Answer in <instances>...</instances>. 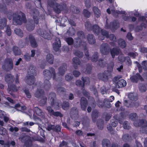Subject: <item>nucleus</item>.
I'll return each mask as SVG.
<instances>
[{"label": "nucleus", "instance_id": "1", "mask_svg": "<svg viewBox=\"0 0 147 147\" xmlns=\"http://www.w3.org/2000/svg\"><path fill=\"white\" fill-rule=\"evenodd\" d=\"M27 22L25 15L22 12H15L12 19V23L15 25H21L23 22L25 23Z\"/></svg>", "mask_w": 147, "mask_h": 147}, {"label": "nucleus", "instance_id": "2", "mask_svg": "<svg viewBox=\"0 0 147 147\" xmlns=\"http://www.w3.org/2000/svg\"><path fill=\"white\" fill-rule=\"evenodd\" d=\"M43 75L45 78L50 79L52 78L53 80L56 79V75L55 69L52 67H49V69H45L43 71Z\"/></svg>", "mask_w": 147, "mask_h": 147}, {"label": "nucleus", "instance_id": "3", "mask_svg": "<svg viewBox=\"0 0 147 147\" xmlns=\"http://www.w3.org/2000/svg\"><path fill=\"white\" fill-rule=\"evenodd\" d=\"M37 34L45 39L50 40L52 38V34L50 31L45 30L40 28L36 30Z\"/></svg>", "mask_w": 147, "mask_h": 147}, {"label": "nucleus", "instance_id": "4", "mask_svg": "<svg viewBox=\"0 0 147 147\" xmlns=\"http://www.w3.org/2000/svg\"><path fill=\"white\" fill-rule=\"evenodd\" d=\"M19 139L22 142L24 143L26 147H30L32 145V142L29 136L23 134L20 136Z\"/></svg>", "mask_w": 147, "mask_h": 147}, {"label": "nucleus", "instance_id": "5", "mask_svg": "<svg viewBox=\"0 0 147 147\" xmlns=\"http://www.w3.org/2000/svg\"><path fill=\"white\" fill-rule=\"evenodd\" d=\"M119 76H115L113 79V81L115 84V87L117 88H121L125 86L126 85V82L124 80L120 79Z\"/></svg>", "mask_w": 147, "mask_h": 147}, {"label": "nucleus", "instance_id": "6", "mask_svg": "<svg viewBox=\"0 0 147 147\" xmlns=\"http://www.w3.org/2000/svg\"><path fill=\"white\" fill-rule=\"evenodd\" d=\"M2 67L3 69L6 71L11 70L13 68V64L12 59L10 58L5 59L4 61Z\"/></svg>", "mask_w": 147, "mask_h": 147}, {"label": "nucleus", "instance_id": "7", "mask_svg": "<svg viewBox=\"0 0 147 147\" xmlns=\"http://www.w3.org/2000/svg\"><path fill=\"white\" fill-rule=\"evenodd\" d=\"M67 9L66 5L64 3H55V7L53 8L54 11L56 13L59 14L61 13V11L66 10Z\"/></svg>", "mask_w": 147, "mask_h": 147}, {"label": "nucleus", "instance_id": "8", "mask_svg": "<svg viewBox=\"0 0 147 147\" xmlns=\"http://www.w3.org/2000/svg\"><path fill=\"white\" fill-rule=\"evenodd\" d=\"M30 42L31 47L36 48L37 46V45L35 37L32 34H30L27 36L25 38V42L28 44Z\"/></svg>", "mask_w": 147, "mask_h": 147}, {"label": "nucleus", "instance_id": "9", "mask_svg": "<svg viewBox=\"0 0 147 147\" xmlns=\"http://www.w3.org/2000/svg\"><path fill=\"white\" fill-rule=\"evenodd\" d=\"M110 49L109 46L107 43H103L100 47V51L101 54L104 55L109 54Z\"/></svg>", "mask_w": 147, "mask_h": 147}, {"label": "nucleus", "instance_id": "10", "mask_svg": "<svg viewBox=\"0 0 147 147\" xmlns=\"http://www.w3.org/2000/svg\"><path fill=\"white\" fill-rule=\"evenodd\" d=\"M107 72L105 71L103 72L99 73L97 75L98 78L104 82H107L109 80L108 76L109 75Z\"/></svg>", "mask_w": 147, "mask_h": 147}, {"label": "nucleus", "instance_id": "11", "mask_svg": "<svg viewBox=\"0 0 147 147\" xmlns=\"http://www.w3.org/2000/svg\"><path fill=\"white\" fill-rule=\"evenodd\" d=\"M55 42L53 44V47L54 51L57 52L59 50L61 46V41L57 37L54 38Z\"/></svg>", "mask_w": 147, "mask_h": 147}, {"label": "nucleus", "instance_id": "12", "mask_svg": "<svg viewBox=\"0 0 147 147\" xmlns=\"http://www.w3.org/2000/svg\"><path fill=\"white\" fill-rule=\"evenodd\" d=\"M35 78L33 75H27L25 78L26 83L29 85L33 84L35 82Z\"/></svg>", "mask_w": 147, "mask_h": 147}, {"label": "nucleus", "instance_id": "13", "mask_svg": "<svg viewBox=\"0 0 147 147\" xmlns=\"http://www.w3.org/2000/svg\"><path fill=\"white\" fill-rule=\"evenodd\" d=\"M80 104L82 110L85 111L88 105V102L86 98L83 97H81L80 100Z\"/></svg>", "mask_w": 147, "mask_h": 147}, {"label": "nucleus", "instance_id": "14", "mask_svg": "<svg viewBox=\"0 0 147 147\" xmlns=\"http://www.w3.org/2000/svg\"><path fill=\"white\" fill-rule=\"evenodd\" d=\"M139 79L142 81H144L143 78L140 74L138 73H137L135 75L131 76L130 78V79L131 82L135 83H137Z\"/></svg>", "mask_w": 147, "mask_h": 147}, {"label": "nucleus", "instance_id": "15", "mask_svg": "<svg viewBox=\"0 0 147 147\" xmlns=\"http://www.w3.org/2000/svg\"><path fill=\"white\" fill-rule=\"evenodd\" d=\"M67 70V65L66 63H63L62 64L60 67L58 68L59 73L62 76L65 74V72Z\"/></svg>", "mask_w": 147, "mask_h": 147}, {"label": "nucleus", "instance_id": "16", "mask_svg": "<svg viewBox=\"0 0 147 147\" xmlns=\"http://www.w3.org/2000/svg\"><path fill=\"white\" fill-rule=\"evenodd\" d=\"M111 54L113 58H114L115 55H118L121 53L120 49L118 48H113L110 50Z\"/></svg>", "mask_w": 147, "mask_h": 147}, {"label": "nucleus", "instance_id": "17", "mask_svg": "<svg viewBox=\"0 0 147 147\" xmlns=\"http://www.w3.org/2000/svg\"><path fill=\"white\" fill-rule=\"evenodd\" d=\"M34 109L35 111L36 114L40 116L45 121H47V119L44 113L42 110L37 107H35Z\"/></svg>", "mask_w": 147, "mask_h": 147}, {"label": "nucleus", "instance_id": "18", "mask_svg": "<svg viewBox=\"0 0 147 147\" xmlns=\"http://www.w3.org/2000/svg\"><path fill=\"white\" fill-rule=\"evenodd\" d=\"M45 94L44 90L41 89H38L35 92L34 95L35 97L37 98H41Z\"/></svg>", "mask_w": 147, "mask_h": 147}, {"label": "nucleus", "instance_id": "19", "mask_svg": "<svg viewBox=\"0 0 147 147\" xmlns=\"http://www.w3.org/2000/svg\"><path fill=\"white\" fill-rule=\"evenodd\" d=\"M5 80L9 84L12 83L14 81L13 76L11 74H7L5 76Z\"/></svg>", "mask_w": 147, "mask_h": 147}, {"label": "nucleus", "instance_id": "20", "mask_svg": "<svg viewBox=\"0 0 147 147\" xmlns=\"http://www.w3.org/2000/svg\"><path fill=\"white\" fill-rule=\"evenodd\" d=\"M7 19L0 15V29H2L7 25Z\"/></svg>", "mask_w": 147, "mask_h": 147}, {"label": "nucleus", "instance_id": "21", "mask_svg": "<svg viewBox=\"0 0 147 147\" xmlns=\"http://www.w3.org/2000/svg\"><path fill=\"white\" fill-rule=\"evenodd\" d=\"M20 86L18 85H15L14 84H12L10 85H8V88L7 89L8 90H9V92L11 91H12L13 92H16L19 89Z\"/></svg>", "mask_w": 147, "mask_h": 147}, {"label": "nucleus", "instance_id": "22", "mask_svg": "<svg viewBox=\"0 0 147 147\" xmlns=\"http://www.w3.org/2000/svg\"><path fill=\"white\" fill-rule=\"evenodd\" d=\"M12 51L13 53L15 56L19 55L22 53L21 51L20 48L16 45H14L12 47Z\"/></svg>", "mask_w": 147, "mask_h": 147}, {"label": "nucleus", "instance_id": "23", "mask_svg": "<svg viewBox=\"0 0 147 147\" xmlns=\"http://www.w3.org/2000/svg\"><path fill=\"white\" fill-rule=\"evenodd\" d=\"M49 79H45L42 84L43 88L46 90H48L50 89L51 87V85L49 80Z\"/></svg>", "mask_w": 147, "mask_h": 147}, {"label": "nucleus", "instance_id": "24", "mask_svg": "<svg viewBox=\"0 0 147 147\" xmlns=\"http://www.w3.org/2000/svg\"><path fill=\"white\" fill-rule=\"evenodd\" d=\"M81 62L79 58L76 57L73 58L72 59V64L73 66L76 69L78 68L77 65H80Z\"/></svg>", "mask_w": 147, "mask_h": 147}, {"label": "nucleus", "instance_id": "25", "mask_svg": "<svg viewBox=\"0 0 147 147\" xmlns=\"http://www.w3.org/2000/svg\"><path fill=\"white\" fill-rule=\"evenodd\" d=\"M36 68L35 66L32 65H30L28 71V75H33L35 76L36 75Z\"/></svg>", "mask_w": 147, "mask_h": 147}, {"label": "nucleus", "instance_id": "26", "mask_svg": "<svg viewBox=\"0 0 147 147\" xmlns=\"http://www.w3.org/2000/svg\"><path fill=\"white\" fill-rule=\"evenodd\" d=\"M78 111L76 107H74L70 109V114L71 117H75L78 115Z\"/></svg>", "mask_w": 147, "mask_h": 147}, {"label": "nucleus", "instance_id": "27", "mask_svg": "<svg viewBox=\"0 0 147 147\" xmlns=\"http://www.w3.org/2000/svg\"><path fill=\"white\" fill-rule=\"evenodd\" d=\"M99 115V112L96 110H93L91 114V117L92 121L94 123L96 121V119L98 117Z\"/></svg>", "mask_w": 147, "mask_h": 147}, {"label": "nucleus", "instance_id": "28", "mask_svg": "<svg viewBox=\"0 0 147 147\" xmlns=\"http://www.w3.org/2000/svg\"><path fill=\"white\" fill-rule=\"evenodd\" d=\"M100 30L101 28L97 24H95L92 26V30L93 31L94 34L97 35H99Z\"/></svg>", "mask_w": 147, "mask_h": 147}, {"label": "nucleus", "instance_id": "29", "mask_svg": "<svg viewBox=\"0 0 147 147\" xmlns=\"http://www.w3.org/2000/svg\"><path fill=\"white\" fill-rule=\"evenodd\" d=\"M33 23V22L32 20L28 22L26 25V28L27 30L31 31L34 29L35 25Z\"/></svg>", "mask_w": 147, "mask_h": 147}, {"label": "nucleus", "instance_id": "30", "mask_svg": "<svg viewBox=\"0 0 147 147\" xmlns=\"http://www.w3.org/2000/svg\"><path fill=\"white\" fill-rule=\"evenodd\" d=\"M101 144L102 147H111V142L110 140L107 138L103 139Z\"/></svg>", "mask_w": 147, "mask_h": 147}, {"label": "nucleus", "instance_id": "31", "mask_svg": "<svg viewBox=\"0 0 147 147\" xmlns=\"http://www.w3.org/2000/svg\"><path fill=\"white\" fill-rule=\"evenodd\" d=\"M88 42L91 44H93L95 42V39L94 36L92 34H89L87 36Z\"/></svg>", "mask_w": 147, "mask_h": 147}, {"label": "nucleus", "instance_id": "32", "mask_svg": "<svg viewBox=\"0 0 147 147\" xmlns=\"http://www.w3.org/2000/svg\"><path fill=\"white\" fill-rule=\"evenodd\" d=\"M147 121L144 119H140L138 120L136 122L134 123V125L136 127L141 126L146 124Z\"/></svg>", "mask_w": 147, "mask_h": 147}, {"label": "nucleus", "instance_id": "33", "mask_svg": "<svg viewBox=\"0 0 147 147\" xmlns=\"http://www.w3.org/2000/svg\"><path fill=\"white\" fill-rule=\"evenodd\" d=\"M92 10L93 11L94 16L96 18H99L100 16V11L98 7L96 6L92 7Z\"/></svg>", "mask_w": 147, "mask_h": 147}, {"label": "nucleus", "instance_id": "34", "mask_svg": "<svg viewBox=\"0 0 147 147\" xmlns=\"http://www.w3.org/2000/svg\"><path fill=\"white\" fill-rule=\"evenodd\" d=\"M57 91L59 95L62 96L65 95L66 93L65 89L63 87H60L57 88Z\"/></svg>", "mask_w": 147, "mask_h": 147}, {"label": "nucleus", "instance_id": "35", "mask_svg": "<svg viewBox=\"0 0 147 147\" xmlns=\"http://www.w3.org/2000/svg\"><path fill=\"white\" fill-rule=\"evenodd\" d=\"M56 95L55 93L51 92L49 95L48 97L49 100L51 104L53 103V101L56 100Z\"/></svg>", "mask_w": 147, "mask_h": 147}, {"label": "nucleus", "instance_id": "36", "mask_svg": "<svg viewBox=\"0 0 147 147\" xmlns=\"http://www.w3.org/2000/svg\"><path fill=\"white\" fill-rule=\"evenodd\" d=\"M47 61L50 64H53V56L50 53L48 54L46 56Z\"/></svg>", "mask_w": 147, "mask_h": 147}, {"label": "nucleus", "instance_id": "37", "mask_svg": "<svg viewBox=\"0 0 147 147\" xmlns=\"http://www.w3.org/2000/svg\"><path fill=\"white\" fill-rule=\"evenodd\" d=\"M110 26L112 30H116L119 27V24L117 21H114L110 23Z\"/></svg>", "mask_w": 147, "mask_h": 147}, {"label": "nucleus", "instance_id": "38", "mask_svg": "<svg viewBox=\"0 0 147 147\" xmlns=\"http://www.w3.org/2000/svg\"><path fill=\"white\" fill-rule=\"evenodd\" d=\"M5 14H6L9 20H11L12 18H13L14 13L11 10L9 9L6 11V12L4 13Z\"/></svg>", "mask_w": 147, "mask_h": 147}, {"label": "nucleus", "instance_id": "39", "mask_svg": "<svg viewBox=\"0 0 147 147\" xmlns=\"http://www.w3.org/2000/svg\"><path fill=\"white\" fill-rule=\"evenodd\" d=\"M96 125L99 129L102 130L103 128L104 121L102 119L99 120L97 122Z\"/></svg>", "mask_w": 147, "mask_h": 147}, {"label": "nucleus", "instance_id": "40", "mask_svg": "<svg viewBox=\"0 0 147 147\" xmlns=\"http://www.w3.org/2000/svg\"><path fill=\"white\" fill-rule=\"evenodd\" d=\"M82 42V40L79 38L75 39L74 43V47L76 48H78L80 47Z\"/></svg>", "mask_w": 147, "mask_h": 147}, {"label": "nucleus", "instance_id": "41", "mask_svg": "<svg viewBox=\"0 0 147 147\" xmlns=\"http://www.w3.org/2000/svg\"><path fill=\"white\" fill-rule=\"evenodd\" d=\"M118 43L119 45L122 48H125L126 45V44L125 41L121 39L118 40Z\"/></svg>", "mask_w": 147, "mask_h": 147}, {"label": "nucleus", "instance_id": "42", "mask_svg": "<svg viewBox=\"0 0 147 147\" xmlns=\"http://www.w3.org/2000/svg\"><path fill=\"white\" fill-rule=\"evenodd\" d=\"M98 58L99 55L98 53L97 52H95L91 57V61L93 62H96L98 61Z\"/></svg>", "mask_w": 147, "mask_h": 147}, {"label": "nucleus", "instance_id": "43", "mask_svg": "<svg viewBox=\"0 0 147 147\" xmlns=\"http://www.w3.org/2000/svg\"><path fill=\"white\" fill-rule=\"evenodd\" d=\"M62 108L65 110L68 109L70 107V103L68 102L64 101L62 104Z\"/></svg>", "mask_w": 147, "mask_h": 147}, {"label": "nucleus", "instance_id": "44", "mask_svg": "<svg viewBox=\"0 0 147 147\" xmlns=\"http://www.w3.org/2000/svg\"><path fill=\"white\" fill-rule=\"evenodd\" d=\"M107 63L106 60L104 59H100L98 62V65L101 67H104Z\"/></svg>", "mask_w": 147, "mask_h": 147}, {"label": "nucleus", "instance_id": "45", "mask_svg": "<svg viewBox=\"0 0 147 147\" xmlns=\"http://www.w3.org/2000/svg\"><path fill=\"white\" fill-rule=\"evenodd\" d=\"M15 33L21 37L23 36V33L21 30L20 28H16L14 30Z\"/></svg>", "mask_w": 147, "mask_h": 147}, {"label": "nucleus", "instance_id": "46", "mask_svg": "<svg viewBox=\"0 0 147 147\" xmlns=\"http://www.w3.org/2000/svg\"><path fill=\"white\" fill-rule=\"evenodd\" d=\"M74 54L75 55L79 58H82L84 56L83 52L78 50H75Z\"/></svg>", "mask_w": 147, "mask_h": 147}, {"label": "nucleus", "instance_id": "47", "mask_svg": "<svg viewBox=\"0 0 147 147\" xmlns=\"http://www.w3.org/2000/svg\"><path fill=\"white\" fill-rule=\"evenodd\" d=\"M104 104V107L108 108H110L111 107V105L110 103L109 100L107 98L103 100Z\"/></svg>", "mask_w": 147, "mask_h": 147}, {"label": "nucleus", "instance_id": "48", "mask_svg": "<svg viewBox=\"0 0 147 147\" xmlns=\"http://www.w3.org/2000/svg\"><path fill=\"white\" fill-rule=\"evenodd\" d=\"M6 5L4 4L0 3V11L2 13H5L7 11Z\"/></svg>", "mask_w": 147, "mask_h": 147}, {"label": "nucleus", "instance_id": "49", "mask_svg": "<svg viewBox=\"0 0 147 147\" xmlns=\"http://www.w3.org/2000/svg\"><path fill=\"white\" fill-rule=\"evenodd\" d=\"M7 134V131L5 128L3 127H0V135L2 136H6Z\"/></svg>", "mask_w": 147, "mask_h": 147}, {"label": "nucleus", "instance_id": "50", "mask_svg": "<svg viewBox=\"0 0 147 147\" xmlns=\"http://www.w3.org/2000/svg\"><path fill=\"white\" fill-rule=\"evenodd\" d=\"M128 98L132 100H136L137 99V97L136 94L130 93L128 95Z\"/></svg>", "mask_w": 147, "mask_h": 147}, {"label": "nucleus", "instance_id": "51", "mask_svg": "<svg viewBox=\"0 0 147 147\" xmlns=\"http://www.w3.org/2000/svg\"><path fill=\"white\" fill-rule=\"evenodd\" d=\"M131 138V136L128 134H125L122 136L123 140L125 142H128Z\"/></svg>", "mask_w": 147, "mask_h": 147}, {"label": "nucleus", "instance_id": "52", "mask_svg": "<svg viewBox=\"0 0 147 147\" xmlns=\"http://www.w3.org/2000/svg\"><path fill=\"white\" fill-rule=\"evenodd\" d=\"M77 35L78 37L77 38H79L83 39L85 38V36L84 32L82 31H79L77 32Z\"/></svg>", "mask_w": 147, "mask_h": 147}, {"label": "nucleus", "instance_id": "53", "mask_svg": "<svg viewBox=\"0 0 147 147\" xmlns=\"http://www.w3.org/2000/svg\"><path fill=\"white\" fill-rule=\"evenodd\" d=\"M113 117L116 120L119 121L120 124H121L122 120L123 119V117L121 116H120L119 115H116L114 116Z\"/></svg>", "mask_w": 147, "mask_h": 147}, {"label": "nucleus", "instance_id": "54", "mask_svg": "<svg viewBox=\"0 0 147 147\" xmlns=\"http://www.w3.org/2000/svg\"><path fill=\"white\" fill-rule=\"evenodd\" d=\"M140 91L141 92H144L146 90V87L145 85L143 84H140L138 86Z\"/></svg>", "mask_w": 147, "mask_h": 147}, {"label": "nucleus", "instance_id": "55", "mask_svg": "<svg viewBox=\"0 0 147 147\" xmlns=\"http://www.w3.org/2000/svg\"><path fill=\"white\" fill-rule=\"evenodd\" d=\"M140 130L142 133L147 134V125L146 124L141 127L140 128Z\"/></svg>", "mask_w": 147, "mask_h": 147}, {"label": "nucleus", "instance_id": "56", "mask_svg": "<svg viewBox=\"0 0 147 147\" xmlns=\"http://www.w3.org/2000/svg\"><path fill=\"white\" fill-rule=\"evenodd\" d=\"M140 130L142 133L147 134V125L146 124L141 127L140 128Z\"/></svg>", "mask_w": 147, "mask_h": 147}, {"label": "nucleus", "instance_id": "57", "mask_svg": "<svg viewBox=\"0 0 147 147\" xmlns=\"http://www.w3.org/2000/svg\"><path fill=\"white\" fill-rule=\"evenodd\" d=\"M140 130L142 133L147 134V125L146 124L141 127L140 128Z\"/></svg>", "mask_w": 147, "mask_h": 147}, {"label": "nucleus", "instance_id": "58", "mask_svg": "<svg viewBox=\"0 0 147 147\" xmlns=\"http://www.w3.org/2000/svg\"><path fill=\"white\" fill-rule=\"evenodd\" d=\"M92 68V65L88 64L86 65V70L85 72L86 73L89 74H90Z\"/></svg>", "mask_w": 147, "mask_h": 147}, {"label": "nucleus", "instance_id": "59", "mask_svg": "<svg viewBox=\"0 0 147 147\" xmlns=\"http://www.w3.org/2000/svg\"><path fill=\"white\" fill-rule=\"evenodd\" d=\"M83 14L84 16L87 18H89L91 15L90 12L86 9H84L83 11Z\"/></svg>", "mask_w": 147, "mask_h": 147}, {"label": "nucleus", "instance_id": "60", "mask_svg": "<svg viewBox=\"0 0 147 147\" xmlns=\"http://www.w3.org/2000/svg\"><path fill=\"white\" fill-rule=\"evenodd\" d=\"M86 28L88 31L92 30V26L90 23L89 21H86L85 23Z\"/></svg>", "mask_w": 147, "mask_h": 147}, {"label": "nucleus", "instance_id": "61", "mask_svg": "<svg viewBox=\"0 0 147 147\" xmlns=\"http://www.w3.org/2000/svg\"><path fill=\"white\" fill-rule=\"evenodd\" d=\"M65 40L69 45H72L74 43V40L71 37L66 38L65 39Z\"/></svg>", "mask_w": 147, "mask_h": 147}, {"label": "nucleus", "instance_id": "62", "mask_svg": "<svg viewBox=\"0 0 147 147\" xmlns=\"http://www.w3.org/2000/svg\"><path fill=\"white\" fill-rule=\"evenodd\" d=\"M82 80L83 81V83L84 84H89L90 83V80L89 78L88 77H86L84 78L82 77Z\"/></svg>", "mask_w": 147, "mask_h": 147}, {"label": "nucleus", "instance_id": "63", "mask_svg": "<svg viewBox=\"0 0 147 147\" xmlns=\"http://www.w3.org/2000/svg\"><path fill=\"white\" fill-rule=\"evenodd\" d=\"M71 9L73 12L76 14L80 12L79 8L74 6L73 5L71 7Z\"/></svg>", "mask_w": 147, "mask_h": 147}, {"label": "nucleus", "instance_id": "64", "mask_svg": "<svg viewBox=\"0 0 147 147\" xmlns=\"http://www.w3.org/2000/svg\"><path fill=\"white\" fill-rule=\"evenodd\" d=\"M73 78L72 75L71 74H68L65 76V80L67 81H70Z\"/></svg>", "mask_w": 147, "mask_h": 147}]
</instances>
